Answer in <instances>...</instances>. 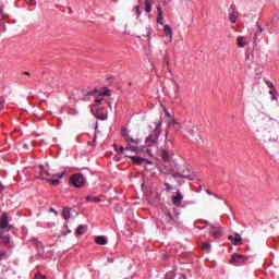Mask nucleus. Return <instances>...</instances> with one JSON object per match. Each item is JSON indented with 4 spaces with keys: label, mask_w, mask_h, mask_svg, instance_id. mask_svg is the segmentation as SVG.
<instances>
[{
    "label": "nucleus",
    "mask_w": 279,
    "mask_h": 279,
    "mask_svg": "<svg viewBox=\"0 0 279 279\" xmlns=\"http://www.w3.org/2000/svg\"><path fill=\"white\" fill-rule=\"evenodd\" d=\"M157 23H160L162 25L163 16H162V8L160 5L157 7Z\"/></svg>",
    "instance_id": "nucleus-15"
},
{
    "label": "nucleus",
    "mask_w": 279,
    "mask_h": 279,
    "mask_svg": "<svg viewBox=\"0 0 279 279\" xmlns=\"http://www.w3.org/2000/svg\"><path fill=\"white\" fill-rule=\"evenodd\" d=\"M210 234H213V236H215V239H220V236L222 235V231L221 229H215V227H211L209 229Z\"/></svg>",
    "instance_id": "nucleus-13"
},
{
    "label": "nucleus",
    "mask_w": 279,
    "mask_h": 279,
    "mask_svg": "<svg viewBox=\"0 0 279 279\" xmlns=\"http://www.w3.org/2000/svg\"><path fill=\"white\" fill-rule=\"evenodd\" d=\"M169 38H170V40H171L172 37H169Z\"/></svg>",
    "instance_id": "nucleus-44"
},
{
    "label": "nucleus",
    "mask_w": 279,
    "mask_h": 279,
    "mask_svg": "<svg viewBox=\"0 0 279 279\" xmlns=\"http://www.w3.org/2000/svg\"><path fill=\"white\" fill-rule=\"evenodd\" d=\"M247 45H250V39L245 37H238V47L243 48L247 47Z\"/></svg>",
    "instance_id": "nucleus-11"
},
{
    "label": "nucleus",
    "mask_w": 279,
    "mask_h": 279,
    "mask_svg": "<svg viewBox=\"0 0 279 279\" xmlns=\"http://www.w3.org/2000/svg\"><path fill=\"white\" fill-rule=\"evenodd\" d=\"M206 192H207L208 195H213L211 191L207 190Z\"/></svg>",
    "instance_id": "nucleus-39"
},
{
    "label": "nucleus",
    "mask_w": 279,
    "mask_h": 279,
    "mask_svg": "<svg viewBox=\"0 0 279 279\" xmlns=\"http://www.w3.org/2000/svg\"><path fill=\"white\" fill-rule=\"evenodd\" d=\"M95 101L98 104L96 106V117L97 119H100L101 121H106V119H108V110H106L105 104H107L110 108V110H112V105L108 101H106V99L104 98H96Z\"/></svg>",
    "instance_id": "nucleus-4"
},
{
    "label": "nucleus",
    "mask_w": 279,
    "mask_h": 279,
    "mask_svg": "<svg viewBox=\"0 0 279 279\" xmlns=\"http://www.w3.org/2000/svg\"><path fill=\"white\" fill-rule=\"evenodd\" d=\"M145 12H147V14L151 12V2H149L148 0H145Z\"/></svg>",
    "instance_id": "nucleus-22"
},
{
    "label": "nucleus",
    "mask_w": 279,
    "mask_h": 279,
    "mask_svg": "<svg viewBox=\"0 0 279 279\" xmlns=\"http://www.w3.org/2000/svg\"><path fill=\"white\" fill-rule=\"evenodd\" d=\"M121 134L126 141V149L134 151L135 154H145V146H143V140L128 134V129H122Z\"/></svg>",
    "instance_id": "nucleus-3"
},
{
    "label": "nucleus",
    "mask_w": 279,
    "mask_h": 279,
    "mask_svg": "<svg viewBox=\"0 0 279 279\" xmlns=\"http://www.w3.org/2000/svg\"><path fill=\"white\" fill-rule=\"evenodd\" d=\"M269 95L271 96V99H272V101H274V99H276V92L270 90V92H269Z\"/></svg>",
    "instance_id": "nucleus-33"
},
{
    "label": "nucleus",
    "mask_w": 279,
    "mask_h": 279,
    "mask_svg": "<svg viewBox=\"0 0 279 279\" xmlns=\"http://www.w3.org/2000/svg\"><path fill=\"white\" fill-rule=\"evenodd\" d=\"M257 28L260 32V34H263V27H260V25H257Z\"/></svg>",
    "instance_id": "nucleus-36"
},
{
    "label": "nucleus",
    "mask_w": 279,
    "mask_h": 279,
    "mask_svg": "<svg viewBox=\"0 0 279 279\" xmlns=\"http://www.w3.org/2000/svg\"><path fill=\"white\" fill-rule=\"evenodd\" d=\"M126 158H130L132 160V162H134V165H143V162H148V165H151V161H148L147 159L143 158V157H138V156H130V155H125Z\"/></svg>",
    "instance_id": "nucleus-6"
},
{
    "label": "nucleus",
    "mask_w": 279,
    "mask_h": 279,
    "mask_svg": "<svg viewBox=\"0 0 279 279\" xmlns=\"http://www.w3.org/2000/svg\"><path fill=\"white\" fill-rule=\"evenodd\" d=\"M44 173H45V175H49V172H47V171H45Z\"/></svg>",
    "instance_id": "nucleus-42"
},
{
    "label": "nucleus",
    "mask_w": 279,
    "mask_h": 279,
    "mask_svg": "<svg viewBox=\"0 0 279 279\" xmlns=\"http://www.w3.org/2000/svg\"><path fill=\"white\" fill-rule=\"evenodd\" d=\"M114 148L118 149V151H121V154H123L125 151V147H123V146L117 147V145H114Z\"/></svg>",
    "instance_id": "nucleus-27"
},
{
    "label": "nucleus",
    "mask_w": 279,
    "mask_h": 279,
    "mask_svg": "<svg viewBox=\"0 0 279 279\" xmlns=\"http://www.w3.org/2000/svg\"><path fill=\"white\" fill-rule=\"evenodd\" d=\"M181 178H189V174L182 173V174H181Z\"/></svg>",
    "instance_id": "nucleus-37"
},
{
    "label": "nucleus",
    "mask_w": 279,
    "mask_h": 279,
    "mask_svg": "<svg viewBox=\"0 0 279 279\" xmlns=\"http://www.w3.org/2000/svg\"><path fill=\"white\" fill-rule=\"evenodd\" d=\"M24 75H28V76H29V75H31V73H29V72H24Z\"/></svg>",
    "instance_id": "nucleus-40"
},
{
    "label": "nucleus",
    "mask_w": 279,
    "mask_h": 279,
    "mask_svg": "<svg viewBox=\"0 0 279 279\" xmlns=\"http://www.w3.org/2000/svg\"><path fill=\"white\" fill-rule=\"evenodd\" d=\"M95 241L97 245H106L108 243V239H106L104 235L96 236Z\"/></svg>",
    "instance_id": "nucleus-14"
},
{
    "label": "nucleus",
    "mask_w": 279,
    "mask_h": 279,
    "mask_svg": "<svg viewBox=\"0 0 279 279\" xmlns=\"http://www.w3.org/2000/svg\"><path fill=\"white\" fill-rule=\"evenodd\" d=\"M238 16H239V13H236L234 11H231L229 13V21H230V23H236Z\"/></svg>",
    "instance_id": "nucleus-17"
},
{
    "label": "nucleus",
    "mask_w": 279,
    "mask_h": 279,
    "mask_svg": "<svg viewBox=\"0 0 279 279\" xmlns=\"http://www.w3.org/2000/svg\"><path fill=\"white\" fill-rule=\"evenodd\" d=\"M135 10L137 12V16H141V7L140 5H136L135 7Z\"/></svg>",
    "instance_id": "nucleus-34"
},
{
    "label": "nucleus",
    "mask_w": 279,
    "mask_h": 279,
    "mask_svg": "<svg viewBox=\"0 0 279 279\" xmlns=\"http://www.w3.org/2000/svg\"><path fill=\"white\" fill-rule=\"evenodd\" d=\"M4 186L0 184V193L3 192Z\"/></svg>",
    "instance_id": "nucleus-38"
},
{
    "label": "nucleus",
    "mask_w": 279,
    "mask_h": 279,
    "mask_svg": "<svg viewBox=\"0 0 279 279\" xmlns=\"http://www.w3.org/2000/svg\"><path fill=\"white\" fill-rule=\"evenodd\" d=\"M171 219H173V216H171L170 213H167L166 214V221L169 222V221H171Z\"/></svg>",
    "instance_id": "nucleus-28"
},
{
    "label": "nucleus",
    "mask_w": 279,
    "mask_h": 279,
    "mask_svg": "<svg viewBox=\"0 0 279 279\" xmlns=\"http://www.w3.org/2000/svg\"><path fill=\"white\" fill-rule=\"evenodd\" d=\"M100 95H101L102 97H108V96H110V90L106 89V90L102 92Z\"/></svg>",
    "instance_id": "nucleus-30"
},
{
    "label": "nucleus",
    "mask_w": 279,
    "mask_h": 279,
    "mask_svg": "<svg viewBox=\"0 0 279 279\" xmlns=\"http://www.w3.org/2000/svg\"><path fill=\"white\" fill-rule=\"evenodd\" d=\"M166 186V191H171L173 189V186L169 183H165Z\"/></svg>",
    "instance_id": "nucleus-31"
},
{
    "label": "nucleus",
    "mask_w": 279,
    "mask_h": 279,
    "mask_svg": "<svg viewBox=\"0 0 279 279\" xmlns=\"http://www.w3.org/2000/svg\"><path fill=\"white\" fill-rule=\"evenodd\" d=\"M86 180L84 179V174L75 173L70 177V184L75 186V189H82L85 184Z\"/></svg>",
    "instance_id": "nucleus-5"
},
{
    "label": "nucleus",
    "mask_w": 279,
    "mask_h": 279,
    "mask_svg": "<svg viewBox=\"0 0 279 279\" xmlns=\"http://www.w3.org/2000/svg\"><path fill=\"white\" fill-rule=\"evenodd\" d=\"M86 202H93L94 204H97L98 202H101V199L99 197L86 196Z\"/></svg>",
    "instance_id": "nucleus-21"
},
{
    "label": "nucleus",
    "mask_w": 279,
    "mask_h": 279,
    "mask_svg": "<svg viewBox=\"0 0 279 279\" xmlns=\"http://www.w3.org/2000/svg\"><path fill=\"white\" fill-rule=\"evenodd\" d=\"M229 241H231L233 245H241V242L243 240L241 239L240 234H235V235H229Z\"/></svg>",
    "instance_id": "nucleus-10"
},
{
    "label": "nucleus",
    "mask_w": 279,
    "mask_h": 279,
    "mask_svg": "<svg viewBox=\"0 0 279 279\" xmlns=\"http://www.w3.org/2000/svg\"><path fill=\"white\" fill-rule=\"evenodd\" d=\"M269 141H270V143H278V134H272V135L269 137Z\"/></svg>",
    "instance_id": "nucleus-26"
},
{
    "label": "nucleus",
    "mask_w": 279,
    "mask_h": 279,
    "mask_svg": "<svg viewBox=\"0 0 279 279\" xmlns=\"http://www.w3.org/2000/svg\"><path fill=\"white\" fill-rule=\"evenodd\" d=\"M62 216L65 220L71 219V209L69 207H64L62 211Z\"/></svg>",
    "instance_id": "nucleus-16"
},
{
    "label": "nucleus",
    "mask_w": 279,
    "mask_h": 279,
    "mask_svg": "<svg viewBox=\"0 0 279 279\" xmlns=\"http://www.w3.org/2000/svg\"><path fill=\"white\" fill-rule=\"evenodd\" d=\"M64 175H65V172H61V173L52 174V178H53V180H60V179L64 178Z\"/></svg>",
    "instance_id": "nucleus-23"
},
{
    "label": "nucleus",
    "mask_w": 279,
    "mask_h": 279,
    "mask_svg": "<svg viewBox=\"0 0 279 279\" xmlns=\"http://www.w3.org/2000/svg\"><path fill=\"white\" fill-rule=\"evenodd\" d=\"M35 279H47V277L45 275L37 274L35 275Z\"/></svg>",
    "instance_id": "nucleus-29"
},
{
    "label": "nucleus",
    "mask_w": 279,
    "mask_h": 279,
    "mask_svg": "<svg viewBox=\"0 0 279 279\" xmlns=\"http://www.w3.org/2000/svg\"><path fill=\"white\" fill-rule=\"evenodd\" d=\"M162 120H159L156 123V128L154 130V133L150 134L145 140V151L146 154H149V156H154V151H158V138L160 137V134L162 132Z\"/></svg>",
    "instance_id": "nucleus-2"
},
{
    "label": "nucleus",
    "mask_w": 279,
    "mask_h": 279,
    "mask_svg": "<svg viewBox=\"0 0 279 279\" xmlns=\"http://www.w3.org/2000/svg\"><path fill=\"white\" fill-rule=\"evenodd\" d=\"M163 32L166 36H173V31L171 29V26H169L168 24L163 26Z\"/></svg>",
    "instance_id": "nucleus-18"
},
{
    "label": "nucleus",
    "mask_w": 279,
    "mask_h": 279,
    "mask_svg": "<svg viewBox=\"0 0 279 279\" xmlns=\"http://www.w3.org/2000/svg\"><path fill=\"white\" fill-rule=\"evenodd\" d=\"M266 86H268V88H274V83H271V82H266Z\"/></svg>",
    "instance_id": "nucleus-35"
},
{
    "label": "nucleus",
    "mask_w": 279,
    "mask_h": 279,
    "mask_svg": "<svg viewBox=\"0 0 279 279\" xmlns=\"http://www.w3.org/2000/svg\"><path fill=\"white\" fill-rule=\"evenodd\" d=\"M53 211H54V209H53V208H50V209H49V213H53Z\"/></svg>",
    "instance_id": "nucleus-41"
},
{
    "label": "nucleus",
    "mask_w": 279,
    "mask_h": 279,
    "mask_svg": "<svg viewBox=\"0 0 279 279\" xmlns=\"http://www.w3.org/2000/svg\"><path fill=\"white\" fill-rule=\"evenodd\" d=\"M202 250L204 252H208L210 250V243L203 242L202 243Z\"/></svg>",
    "instance_id": "nucleus-24"
},
{
    "label": "nucleus",
    "mask_w": 279,
    "mask_h": 279,
    "mask_svg": "<svg viewBox=\"0 0 279 279\" xmlns=\"http://www.w3.org/2000/svg\"><path fill=\"white\" fill-rule=\"evenodd\" d=\"M3 104H5V100L0 97V110H3Z\"/></svg>",
    "instance_id": "nucleus-32"
},
{
    "label": "nucleus",
    "mask_w": 279,
    "mask_h": 279,
    "mask_svg": "<svg viewBox=\"0 0 279 279\" xmlns=\"http://www.w3.org/2000/svg\"><path fill=\"white\" fill-rule=\"evenodd\" d=\"M12 228L8 213L3 211L0 216V260L8 256V252L3 247L10 245V234L8 231Z\"/></svg>",
    "instance_id": "nucleus-1"
},
{
    "label": "nucleus",
    "mask_w": 279,
    "mask_h": 279,
    "mask_svg": "<svg viewBox=\"0 0 279 279\" xmlns=\"http://www.w3.org/2000/svg\"><path fill=\"white\" fill-rule=\"evenodd\" d=\"M183 199H184V196L182 195V193L177 192V195L172 196L173 206H180V204H182Z\"/></svg>",
    "instance_id": "nucleus-9"
},
{
    "label": "nucleus",
    "mask_w": 279,
    "mask_h": 279,
    "mask_svg": "<svg viewBox=\"0 0 279 279\" xmlns=\"http://www.w3.org/2000/svg\"><path fill=\"white\" fill-rule=\"evenodd\" d=\"M84 232H86V226H78L76 229V234H78V236H82V234H84Z\"/></svg>",
    "instance_id": "nucleus-20"
},
{
    "label": "nucleus",
    "mask_w": 279,
    "mask_h": 279,
    "mask_svg": "<svg viewBox=\"0 0 279 279\" xmlns=\"http://www.w3.org/2000/svg\"><path fill=\"white\" fill-rule=\"evenodd\" d=\"M163 258H167V255H163Z\"/></svg>",
    "instance_id": "nucleus-43"
},
{
    "label": "nucleus",
    "mask_w": 279,
    "mask_h": 279,
    "mask_svg": "<svg viewBox=\"0 0 279 279\" xmlns=\"http://www.w3.org/2000/svg\"><path fill=\"white\" fill-rule=\"evenodd\" d=\"M170 154H171V150L163 149L161 151V158L165 162H170V160H171V155Z\"/></svg>",
    "instance_id": "nucleus-12"
},
{
    "label": "nucleus",
    "mask_w": 279,
    "mask_h": 279,
    "mask_svg": "<svg viewBox=\"0 0 279 279\" xmlns=\"http://www.w3.org/2000/svg\"><path fill=\"white\" fill-rule=\"evenodd\" d=\"M246 260H247V257H245L243 255H240V254H234V255H232L230 263L231 264H234V263H246Z\"/></svg>",
    "instance_id": "nucleus-8"
},
{
    "label": "nucleus",
    "mask_w": 279,
    "mask_h": 279,
    "mask_svg": "<svg viewBox=\"0 0 279 279\" xmlns=\"http://www.w3.org/2000/svg\"><path fill=\"white\" fill-rule=\"evenodd\" d=\"M163 62H165L166 66L168 68V71H171V69L169 68V65H170L169 56L166 54L163 57Z\"/></svg>",
    "instance_id": "nucleus-25"
},
{
    "label": "nucleus",
    "mask_w": 279,
    "mask_h": 279,
    "mask_svg": "<svg viewBox=\"0 0 279 279\" xmlns=\"http://www.w3.org/2000/svg\"><path fill=\"white\" fill-rule=\"evenodd\" d=\"M46 182L52 184V186H58L60 184V179H47Z\"/></svg>",
    "instance_id": "nucleus-19"
},
{
    "label": "nucleus",
    "mask_w": 279,
    "mask_h": 279,
    "mask_svg": "<svg viewBox=\"0 0 279 279\" xmlns=\"http://www.w3.org/2000/svg\"><path fill=\"white\" fill-rule=\"evenodd\" d=\"M163 149L171 151L173 149V136L166 134V142L163 145Z\"/></svg>",
    "instance_id": "nucleus-7"
}]
</instances>
